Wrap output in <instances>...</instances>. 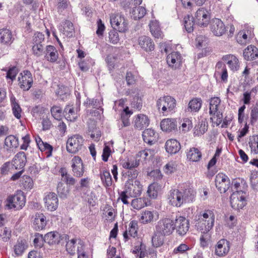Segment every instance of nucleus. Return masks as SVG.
I'll return each instance as SVG.
<instances>
[{
    "mask_svg": "<svg viewBox=\"0 0 258 258\" xmlns=\"http://www.w3.org/2000/svg\"><path fill=\"white\" fill-rule=\"evenodd\" d=\"M194 198V191L191 188H187L182 190L174 189L170 190L167 199L170 205L178 208L183 204L192 202Z\"/></svg>",
    "mask_w": 258,
    "mask_h": 258,
    "instance_id": "f257e3e1",
    "label": "nucleus"
},
{
    "mask_svg": "<svg viewBox=\"0 0 258 258\" xmlns=\"http://www.w3.org/2000/svg\"><path fill=\"white\" fill-rule=\"evenodd\" d=\"M215 222V215L212 211L207 210L199 216L195 226L202 233H207L213 228Z\"/></svg>",
    "mask_w": 258,
    "mask_h": 258,
    "instance_id": "f03ea898",
    "label": "nucleus"
},
{
    "mask_svg": "<svg viewBox=\"0 0 258 258\" xmlns=\"http://www.w3.org/2000/svg\"><path fill=\"white\" fill-rule=\"evenodd\" d=\"M174 220L170 218L160 219L156 225V232L161 235H169L174 231Z\"/></svg>",
    "mask_w": 258,
    "mask_h": 258,
    "instance_id": "7ed1b4c3",
    "label": "nucleus"
},
{
    "mask_svg": "<svg viewBox=\"0 0 258 258\" xmlns=\"http://www.w3.org/2000/svg\"><path fill=\"white\" fill-rule=\"evenodd\" d=\"M110 24L112 28L120 32H125L128 30V23L120 13L112 14L110 16Z\"/></svg>",
    "mask_w": 258,
    "mask_h": 258,
    "instance_id": "20e7f679",
    "label": "nucleus"
},
{
    "mask_svg": "<svg viewBox=\"0 0 258 258\" xmlns=\"http://www.w3.org/2000/svg\"><path fill=\"white\" fill-rule=\"evenodd\" d=\"M157 107L159 111L161 109L162 112H169L173 110L176 106V100L170 96L159 98L157 101Z\"/></svg>",
    "mask_w": 258,
    "mask_h": 258,
    "instance_id": "39448f33",
    "label": "nucleus"
},
{
    "mask_svg": "<svg viewBox=\"0 0 258 258\" xmlns=\"http://www.w3.org/2000/svg\"><path fill=\"white\" fill-rule=\"evenodd\" d=\"M83 143L84 139L81 136L74 135L68 139L67 142V151L75 154L82 149Z\"/></svg>",
    "mask_w": 258,
    "mask_h": 258,
    "instance_id": "423d86ee",
    "label": "nucleus"
},
{
    "mask_svg": "<svg viewBox=\"0 0 258 258\" xmlns=\"http://www.w3.org/2000/svg\"><path fill=\"white\" fill-rule=\"evenodd\" d=\"M7 202L9 208L20 210L25 204V198L21 191H17L14 195L9 196L7 199Z\"/></svg>",
    "mask_w": 258,
    "mask_h": 258,
    "instance_id": "0eeeda50",
    "label": "nucleus"
},
{
    "mask_svg": "<svg viewBox=\"0 0 258 258\" xmlns=\"http://www.w3.org/2000/svg\"><path fill=\"white\" fill-rule=\"evenodd\" d=\"M174 230L175 229L176 233L180 236H184L189 230V221L184 217L176 216L174 220Z\"/></svg>",
    "mask_w": 258,
    "mask_h": 258,
    "instance_id": "6e6552de",
    "label": "nucleus"
},
{
    "mask_svg": "<svg viewBox=\"0 0 258 258\" xmlns=\"http://www.w3.org/2000/svg\"><path fill=\"white\" fill-rule=\"evenodd\" d=\"M124 190L131 197L140 196L142 190V185L138 180H128L125 183Z\"/></svg>",
    "mask_w": 258,
    "mask_h": 258,
    "instance_id": "1a4fd4ad",
    "label": "nucleus"
},
{
    "mask_svg": "<svg viewBox=\"0 0 258 258\" xmlns=\"http://www.w3.org/2000/svg\"><path fill=\"white\" fill-rule=\"evenodd\" d=\"M215 182L216 188L220 193H225L231 185L229 178L223 173H219L216 175Z\"/></svg>",
    "mask_w": 258,
    "mask_h": 258,
    "instance_id": "9d476101",
    "label": "nucleus"
},
{
    "mask_svg": "<svg viewBox=\"0 0 258 258\" xmlns=\"http://www.w3.org/2000/svg\"><path fill=\"white\" fill-rule=\"evenodd\" d=\"M19 85L20 88L24 91L29 90L33 84V78L32 74L29 71H24L20 73L18 77Z\"/></svg>",
    "mask_w": 258,
    "mask_h": 258,
    "instance_id": "9b49d317",
    "label": "nucleus"
},
{
    "mask_svg": "<svg viewBox=\"0 0 258 258\" xmlns=\"http://www.w3.org/2000/svg\"><path fill=\"white\" fill-rule=\"evenodd\" d=\"M69 239L67 234H60L56 232H50L44 236V241L49 245L58 244L61 241H67Z\"/></svg>",
    "mask_w": 258,
    "mask_h": 258,
    "instance_id": "f8f14e48",
    "label": "nucleus"
},
{
    "mask_svg": "<svg viewBox=\"0 0 258 258\" xmlns=\"http://www.w3.org/2000/svg\"><path fill=\"white\" fill-rule=\"evenodd\" d=\"M230 204L232 208L236 210L242 209L246 204L244 196L240 191H235L230 196Z\"/></svg>",
    "mask_w": 258,
    "mask_h": 258,
    "instance_id": "ddd939ff",
    "label": "nucleus"
},
{
    "mask_svg": "<svg viewBox=\"0 0 258 258\" xmlns=\"http://www.w3.org/2000/svg\"><path fill=\"white\" fill-rule=\"evenodd\" d=\"M210 27L213 34L217 36H221L226 32V27L219 19H213L210 22Z\"/></svg>",
    "mask_w": 258,
    "mask_h": 258,
    "instance_id": "4468645a",
    "label": "nucleus"
},
{
    "mask_svg": "<svg viewBox=\"0 0 258 258\" xmlns=\"http://www.w3.org/2000/svg\"><path fill=\"white\" fill-rule=\"evenodd\" d=\"M195 19L197 25L206 27L209 23L210 16L209 13L204 8H200L197 11Z\"/></svg>",
    "mask_w": 258,
    "mask_h": 258,
    "instance_id": "2eb2a0df",
    "label": "nucleus"
},
{
    "mask_svg": "<svg viewBox=\"0 0 258 258\" xmlns=\"http://www.w3.org/2000/svg\"><path fill=\"white\" fill-rule=\"evenodd\" d=\"M230 250V242L225 239H221L215 245V253L219 256L226 255Z\"/></svg>",
    "mask_w": 258,
    "mask_h": 258,
    "instance_id": "dca6fc26",
    "label": "nucleus"
},
{
    "mask_svg": "<svg viewBox=\"0 0 258 258\" xmlns=\"http://www.w3.org/2000/svg\"><path fill=\"white\" fill-rule=\"evenodd\" d=\"M72 168L74 175L81 177L84 173V167L81 158L79 156H75L72 159Z\"/></svg>",
    "mask_w": 258,
    "mask_h": 258,
    "instance_id": "f3484780",
    "label": "nucleus"
},
{
    "mask_svg": "<svg viewBox=\"0 0 258 258\" xmlns=\"http://www.w3.org/2000/svg\"><path fill=\"white\" fill-rule=\"evenodd\" d=\"M138 43L141 48L146 52H151L154 50V43L149 36L143 35L139 37Z\"/></svg>",
    "mask_w": 258,
    "mask_h": 258,
    "instance_id": "a211bd4d",
    "label": "nucleus"
},
{
    "mask_svg": "<svg viewBox=\"0 0 258 258\" xmlns=\"http://www.w3.org/2000/svg\"><path fill=\"white\" fill-rule=\"evenodd\" d=\"M27 162L26 156L24 152H19L14 157L12 165L15 169H21L24 167Z\"/></svg>",
    "mask_w": 258,
    "mask_h": 258,
    "instance_id": "6ab92c4d",
    "label": "nucleus"
},
{
    "mask_svg": "<svg viewBox=\"0 0 258 258\" xmlns=\"http://www.w3.org/2000/svg\"><path fill=\"white\" fill-rule=\"evenodd\" d=\"M167 62L172 68H178L182 62V58L178 52H172L167 56Z\"/></svg>",
    "mask_w": 258,
    "mask_h": 258,
    "instance_id": "aec40b11",
    "label": "nucleus"
},
{
    "mask_svg": "<svg viewBox=\"0 0 258 258\" xmlns=\"http://www.w3.org/2000/svg\"><path fill=\"white\" fill-rule=\"evenodd\" d=\"M47 220L45 216L42 213H36L33 222V227L36 231L44 229L46 226Z\"/></svg>",
    "mask_w": 258,
    "mask_h": 258,
    "instance_id": "412c9836",
    "label": "nucleus"
},
{
    "mask_svg": "<svg viewBox=\"0 0 258 258\" xmlns=\"http://www.w3.org/2000/svg\"><path fill=\"white\" fill-rule=\"evenodd\" d=\"M45 203L47 209L51 211L56 209L58 205V200L54 192H49L45 198Z\"/></svg>",
    "mask_w": 258,
    "mask_h": 258,
    "instance_id": "4be33fe9",
    "label": "nucleus"
},
{
    "mask_svg": "<svg viewBox=\"0 0 258 258\" xmlns=\"http://www.w3.org/2000/svg\"><path fill=\"white\" fill-rule=\"evenodd\" d=\"M222 59L227 63L231 71L235 72L239 69V60L235 55L233 54H227L222 57Z\"/></svg>",
    "mask_w": 258,
    "mask_h": 258,
    "instance_id": "5701e85b",
    "label": "nucleus"
},
{
    "mask_svg": "<svg viewBox=\"0 0 258 258\" xmlns=\"http://www.w3.org/2000/svg\"><path fill=\"white\" fill-rule=\"evenodd\" d=\"M44 54L45 58L50 62H55L58 57L57 50L52 45H47L46 46Z\"/></svg>",
    "mask_w": 258,
    "mask_h": 258,
    "instance_id": "b1692460",
    "label": "nucleus"
},
{
    "mask_svg": "<svg viewBox=\"0 0 258 258\" xmlns=\"http://www.w3.org/2000/svg\"><path fill=\"white\" fill-rule=\"evenodd\" d=\"M149 124V120L148 117L144 114H138L134 120V126L136 128L141 130Z\"/></svg>",
    "mask_w": 258,
    "mask_h": 258,
    "instance_id": "393cba45",
    "label": "nucleus"
},
{
    "mask_svg": "<svg viewBox=\"0 0 258 258\" xmlns=\"http://www.w3.org/2000/svg\"><path fill=\"white\" fill-rule=\"evenodd\" d=\"M180 144L176 140H168L165 143L166 150L170 154L177 153L180 150Z\"/></svg>",
    "mask_w": 258,
    "mask_h": 258,
    "instance_id": "a878e982",
    "label": "nucleus"
},
{
    "mask_svg": "<svg viewBox=\"0 0 258 258\" xmlns=\"http://www.w3.org/2000/svg\"><path fill=\"white\" fill-rule=\"evenodd\" d=\"M14 40L12 32L7 29H0V42L3 44L10 45Z\"/></svg>",
    "mask_w": 258,
    "mask_h": 258,
    "instance_id": "bb28decb",
    "label": "nucleus"
},
{
    "mask_svg": "<svg viewBox=\"0 0 258 258\" xmlns=\"http://www.w3.org/2000/svg\"><path fill=\"white\" fill-rule=\"evenodd\" d=\"M163 131L170 132L176 128V121L175 119L166 118L163 119L160 123Z\"/></svg>",
    "mask_w": 258,
    "mask_h": 258,
    "instance_id": "cd10ccee",
    "label": "nucleus"
},
{
    "mask_svg": "<svg viewBox=\"0 0 258 258\" xmlns=\"http://www.w3.org/2000/svg\"><path fill=\"white\" fill-rule=\"evenodd\" d=\"M59 30L64 35L68 37H72L74 32V27L73 23L69 21L65 20L62 23V24L59 26Z\"/></svg>",
    "mask_w": 258,
    "mask_h": 258,
    "instance_id": "c85d7f7f",
    "label": "nucleus"
},
{
    "mask_svg": "<svg viewBox=\"0 0 258 258\" xmlns=\"http://www.w3.org/2000/svg\"><path fill=\"white\" fill-rule=\"evenodd\" d=\"M142 136L144 141L149 145H153L156 142L157 134L151 128L145 130L143 132Z\"/></svg>",
    "mask_w": 258,
    "mask_h": 258,
    "instance_id": "c756f323",
    "label": "nucleus"
},
{
    "mask_svg": "<svg viewBox=\"0 0 258 258\" xmlns=\"http://www.w3.org/2000/svg\"><path fill=\"white\" fill-rule=\"evenodd\" d=\"M243 55L247 60L255 59L258 57V50L254 46H248L243 50Z\"/></svg>",
    "mask_w": 258,
    "mask_h": 258,
    "instance_id": "7c9ffc66",
    "label": "nucleus"
},
{
    "mask_svg": "<svg viewBox=\"0 0 258 258\" xmlns=\"http://www.w3.org/2000/svg\"><path fill=\"white\" fill-rule=\"evenodd\" d=\"M216 73L215 75H217L220 76L221 81L226 83L228 80V72L225 65L222 62H217L216 66Z\"/></svg>",
    "mask_w": 258,
    "mask_h": 258,
    "instance_id": "2f4dec72",
    "label": "nucleus"
},
{
    "mask_svg": "<svg viewBox=\"0 0 258 258\" xmlns=\"http://www.w3.org/2000/svg\"><path fill=\"white\" fill-rule=\"evenodd\" d=\"M231 185L236 189V191H240V194H245L248 186L246 181L243 178H237L233 180Z\"/></svg>",
    "mask_w": 258,
    "mask_h": 258,
    "instance_id": "473e14b6",
    "label": "nucleus"
},
{
    "mask_svg": "<svg viewBox=\"0 0 258 258\" xmlns=\"http://www.w3.org/2000/svg\"><path fill=\"white\" fill-rule=\"evenodd\" d=\"M187 158L192 162H198L202 158V152L197 148H190L186 152Z\"/></svg>",
    "mask_w": 258,
    "mask_h": 258,
    "instance_id": "72a5a7b5",
    "label": "nucleus"
},
{
    "mask_svg": "<svg viewBox=\"0 0 258 258\" xmlns=\"http://www.w3.org/2000/svg\"><path fill=\"white\" fill-rule=\"evenodd\" d=\"M202 100L200 98H194L188 103L187 110L190 112H198L201 108Z\"/></svg>",
    "mask_w": 258,
    "mask_h": 258,
    "instance_id": "f704fd0d",
    "label": "nucleus"
},
{
    "mask_svg": "<svg viewBox=\"0 0 258 258\" xmlns=\"http://www.w3.org/2000/svg\"><path fill=\"white\" fill-rule=\"evenodd\" d=\"M27 248L26 240L19 238L14 245V252L17 256L21 255Z\"/></svg>",
    "mask_w": 258,
    "mask_h": 258,
    "instance_id": "c9c22d12",
    "label": "nucleus"
},
{
    "mask_svg": "<svg viewBox=\"0 0 258 258\" xmlns=\"http://www.w3.org/2000/svg\"><path fill=\"white\" fill-rule=\"evenodd\" d=\"M59 172L61 176V180L65 182L67 185H74L75 184L76 180L70 174H68L66 169L61 168Z\"/></svg>",
    "mask_w": 258,
    "mask_h": 258,
    "instance_id": "e433bc0d",
    "label": "nucleus"
},
{
    "mask_svg": "<svg viewBox=\"0 0 258 258\" xmlns=\"http://www.w3.org/2000/svg\"><path fill=\"white\" fill-rule=\"evenodd\" d=\"M79 239L73 238L71 240H67V241H64L67 242L66 243V250L67 251L70 253L71 254H74L77 251V248L78 246H80L78 244V240Z\"/></svg>",
    "mask_w": 258,
    "mask_h": 258,
    "instance_id": "4c0bfd02",
    "label": "nucleus"
},
{
    "mask_svg": "<svg viewBox=\"0 0 258 258\" xmlns=\"http://www.w3.org/2000/svg\"><path fill=\"white\" fill-rule=\"evenodd\" d=\"M149 26L150 32L155 38H159L162 37V33L158 22L156 21H152Z\"/></svg>",
    "mask_w": 258,
    "mask_h": 258,
    "instance_id": "58836bf2",
    "label": "nucleus"
},
{
    "mask_svg": "<svg viewBox=\"0 0 258 258\" xmlns=\"http://www.w3.org/2000/svg\"><path fill=\"white\" fill-rule=\"evenodd\" d=\"M10 101L12 105V110L14 115L18 119L21 117L22 109L19 104L16 101V98L12 95L10 98Z\"/></svg>",
    "mask_w": 258,
    "mask_h": 258,
    "instance_id": "ea45409f",
    "label": "nucleus"
},
{
    "mask_svg": "<svg viewBox=\"0 0 258 258\" xmlns=\"http://www.w3.org/2000/svg\"><path fill=\"white\" fill-rule=\"evenodd\" d=\"M131 13L132 17L136 20L142 18L146 14V10L143 7H134Z\"/></svg>",
    "mask_w": 258,
    "mask_h": 258,
    "instance_id": "a19ab883",
    "label": "nucleus"
},
{
    "mask_svg": "<svg viewBox=\"0 0 258 258\" xmlns=\"http://www.w3.org/2000/svg\"><path fill=\"white\" fill-rule=\"evenodd\" d=\"M57 192L60 198L66 199L69 194L70 188L64 183L59 182L57 186Z\"/></svg>",
    "mask_w": 258,
    "mask_h": 258,
    "instance_id": "79ce46f5",
    "label": "nucleus"
},
{
    "mask_svg": "<svg viewBox=\"0 0 258 258\" xmlns=\"http://www.w3.org/2000/svg\"><path fill=\"white\" fill-rule=\"evenodd\" d=\"M221 103V100L218 97L211 98L210 101V114L215 115L218 110V107Z\"/></svg>",
    "mask_w": 258,
    "mask_h": 258,
    "instance_id": "37998d69",
    "label": "nucleus"
},
{
    "mask_svg": "<svg viewBox=\"0 0 258 258\" xmlns=\"http://www.w3.org/2000/svg\"><path fill=\"white\" fill-rule=\"evenodd\" d=\"M133 112L129 110L128 107H125L121 113V127L128 126L130 124L129 117Z\"/></svg>",
    "mask_w": 258,
    "mask_h": 258,
    "instance_id": "c03bdc74",
    "label": "nucleus"
},
{
    "mask_svg": "<svg viewBox=\"0 0 258 258\" xmlns=\"http://www.w3.org/2000/svg\"><path fill=\"white\" fill-rule=\"evenodd\" d=\"M5 145L10 149L16 148L19 145L18 139L14 136H9L5 139Z\"/></svg>",
    "mask_w": 258,
    "mask_h": 258,
    "instance_id": "a18cd8bd",
    "label": "nucleus"
},
{
    "mask_svg": "<svg viewBox=\"0 0 258 258\" xmlns=\"http://www.w3.org/2000/svg\"><path fill=\"white\" fill-rule=\"evenodd\" d=\"M194 18L189 15H187L184 18V26L186 31L188 33L192 32L194 30Z\"/></svg>",
    "mask_w": 258,
    "mask_h": 258,
    "instance_id": "49530a36",
    "label": "nucleus"
},
{
    "mask_svg": "<svg viewBox=\"0 0 258 258\" xmlns=\"http://www.w3.org/2000/svg\"><path fill=\"white\" fill-rule=\"evenodd\" d=\"M21 184L23 187L27 190H30L33 187V181L28 175H24L21 179Z\"/></svg>",
    "mask_w": 258,
    "mask_h": 258,
    "instance_id": "de8ad7c7",
    "label": "nucleus"
},
{
    "mask_svg": "<svg viewBox=\"0 0 258 258\" xmlns=\"http://www.w3.org/2000/svg\"><path fill=\"white\" fill-rule=\"evenodd\" d=\"M154 214L152 212L150 211H145L141 214L140 221L143 224L150 223L153 221Z\"/></svg>",
    "mask_w": 258,
    "mask_h": 258,
    "instance_id": "09e8293b",
    "label": "nucleus"
},
{
    "mask_svg": "<svg viewBox=\"0 0 258 258\" xmlns=\"http://www.w3.org/2000/svg\"><path fill=\"white\" fill-rule=\"evenodd\" d=\"M101 179L103 185L106 187H108L112 184V178L109 171H104L100 174Z\"/></svg>",
    "mask_w": 258,
    "mask_h": 258,
    "instance_id": "8fccbe9b",
    "label": "nucleus"
},
{
    "mask_svg": "<svg viewBox=\"0 0 258 258\" xmlns=\"http://www.w3.org/2000/svg\"><path fill=\"white\" fill-rule=\"evenodd\" d=\"M140 164V160L137 159H127L122 163V167L128 170L137 168Z\"/></svg>",
    "mask_w": 258,
    "mask_h": 258,
    "instance_id": "3c124183",
    "label": "nucleus"
},
{
    "mask_svg": "<svg viewBox=\"0 0 258 258\" xmlns=\"http://www.w3.org/2000/svg\"><path fill=\"white\" fill-rule=\"evenodd\" d=\"M248 144L251 152L255 154H258V135L250 137Z\"/></svg>",
    "mask_w": 258,
    "mask_h": 258,
    "instance_id": "603ef678",
    "label": "nucleus"
},
{
    "mask_svg": "<svg viewBox=\"0 0 258 258\" xmlns=\"http://www.w3.org/2000/svg\"><path fill=\"white\" fill-rule=\"evenodd\" d=\"M191 248L185 243H181L177 247H175L172 252L173 254H183Z\"/></svg>",
    "mask_w": 258,
    "mask_h": 258,
    "instance_id": "864d4df0",
    "label": "nucleus"
},
{
    "mask_svg": "<svg viewBox=\"0 0 258 258\" xmlns=\"http://www.w3.org/2000/svg\"><path fill=\"white\" fill-rule=\"evenodd\" d=\"M64 112L66 113V116H67L66 118L67 119L70 121L75 120L77 117L73 108L70 106H67L64 108Z\"/></svg>",
    "mask_w": 258,
    "mask_h": 258,
    "instance_id": "5fc2aeb1",
    "label": "nucleus"
},
{
    "mask_svg": "<svg viewBox=\"0 0 258 258\" xmlns=\"http://www.w3.org/2000/svg\"><path fill=\"white\" fill-rule=\"evenodd\" d=\"M157 187L158 185L156 183H153L149 186L147 194L150 198L153 199L157 198L158 194Z\"/></svg>",
    "mask_w": 258,
    "mask_h": 258,
    "instance_id": "6e6d98bb",
    "label": "nucleus"
},
{
    "mask_svg": "<svg viewBox=\"0 0 258 258\" xmlns=\"http://www.w3.org/2000/svg\"><path fill=\"white\" fill-rule=\"evenodd\" d=\"M131 205L133 208L139 210L144 207L146 204L143 199L141 198H137L132 200Z\"/></svg>",
    "mask_w": 258,
    "mask_h": 258,
    "instance_id": "4d7b16f0",
    "label": "nucleus"
},
{
    "mask_svg": "<svg viewBox=\"0 0 258 258\" xmlns=\"http://www.w3.org/2000/svg\"><path fill=\"white\" fill-rule=\"evenodd\" d=\"M44 41V35L43 34L38 32L34 33L32 39L33 44H42Z\"/></svg>",
    "mask_w": 258,
    "mask_h": 258,
    "instance_id": "13d9d810",
    "label": "nucleus"
},
{
    "mask_svg": "<svg viewBox=\"0 0 258 258\" xmlns=\"http://www.w3.org/2000/svg\"><path fill=\"white\" fill-rule=\"evenodd\" d=\"M62 109L59 106H54L51 109V113L53 117L57 119L60 120L62 116Z\"/></svg>",
    "mask_w": 258,
    "mask_h": 258,
    "instance_id": "bf43d9fd",
    "label": "nucleus"
},
{
    "mask_svg": "<svg viewBox=\"0 0 258 258\" xmlns=\"http://www.w3.org/2000/svg\"><path fill=\"white\" fill-rule=\"evenodd\" d=\"M177 170V165L174 162H169L164 167V172L167 174H171Z\"/></svg>",
    "mask_w": 258,
    "mask_h": 258,
    "instance_id": "052dcab7",
    "label": "nucleus"
},
{
    "mask_svg": "<svg viewBox=\"0 0 258 258\" xmlns=\"http://www.w3.org/2000/svg\"><path fill=\"white\" fill-rule=\"evenodd\" d=\"M87 107L92 106L94 108H98L100 107L101 101L97 99H87L85 102Z\"/></svg>",
    "mask_w": 258,
    "mask_h": 258,
    "instance_id": "680f3d73",
    "label": "nucleus"
},
{
    "mask_svg": "<svg viewBox=\"0 0 258 258\" xmlns=\"http://www.w3.org/2000/svg\"><path fill=\"white\" fill-rule=\"evenodd\" d=\"M132 106L137 109L140 110L142 107V100L138 95L135 96L131 103Z\"/></svg>",
    "mask_w": 258,
    "mask_h": 258,
    "instance_id": "e2e57ef3",
    "label": "nucleus"
},
{
    "mask_svg": "<svg viewBox=\"0 0 258 258\" xmlns=\"http://www.w3.org/2000/svg\"><path fill=\"white\" fill-rule=\"evenodd\" d=\"M43 44H33L32 46V51L33 54L37 56H40L42 55L44 51Z\"/></svg>",
    "mask_w": 258,
    "mask_h": 258,
    "instance_id": "0e129e2a",
    "label": "nucleus"
},
{
    "mask_svg": "<svg viewBox=\"0 0 258 258\" xmlns=\"http://www.w3.org/2000/svg\"><path fill=\"white\" fill-rule=\"evenodd\" d=\"M137 222L136 221H132L130 222L128 228V234L135 237L137 234Z\"/></svg>",
    "mask_w": 258,
    "mask_h": 258,
    "instance_id": "69168bd1",
    "label": "nucleus"
},
{
    "mask_svg": "<svg viewBox=\"0 0 258 258\" xmlns=\"http://www.w3.org/2000/svg\"><path fill=\"white\" fill-rule=\"evenodd\" d=\"M78 244L80 246H78L77 248L78 258H88L84 250V245L81 240H78Z\"/></svg>",
    "mask_w": 258,
    "mask_h": 258,
    "instance_id": "338daca9",
    "label": "nucleus"
},
{
    "mask_svg": "<svg viewBox=\"0 0 258 258\" xmlns=\"http://www.w3.org/2000/svg\"><path fill=\"white\" fill-rule=\"evenodd\" d=\"M18 73V69L16 67H13L9 69L7 73V78L10 79L12 81L15 79Z\"/></svg>",
    "mask_w": 258,
    "mask_h": 258,
    "instance_id": "774afa93",
    "label": "nucleus"
}]
</instances>
